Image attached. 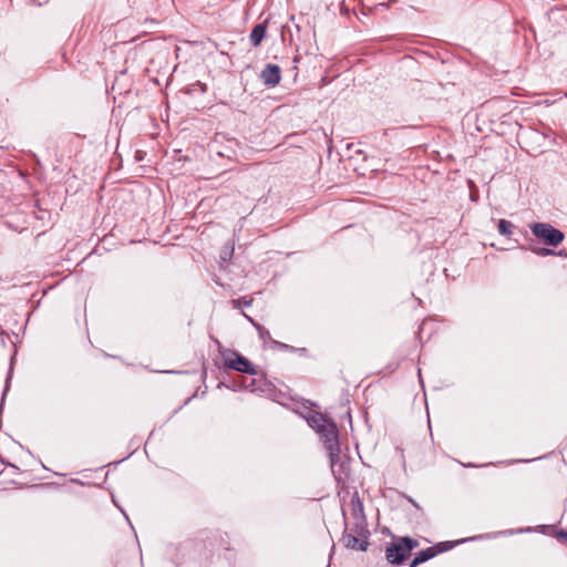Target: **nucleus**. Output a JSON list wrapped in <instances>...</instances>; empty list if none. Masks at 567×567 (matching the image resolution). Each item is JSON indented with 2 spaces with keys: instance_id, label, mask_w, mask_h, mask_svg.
I'll return each instance as SVG.
<instances>
[{
  "instance_id": "obj_16",
  "label": "nucleus",
  "mask_w": 567,
  "mask_h": 567,
  "mask_svg": "<svg viewBox=\"0 0 567 567\" xmlns=\"http://www.w3.org/2000/svg\"><path fill=\"white\" fill-rule=\"evenodd\" d=\"M558 255H559V256H567V254H565V252H564V250H560V251L558 252Z\"/></svg>"
},
{
  "instance_id": "obj_13",
  "label": "nucleus",
  "mask_w": 567,
  "mask_h": 567,
  "mask_svg": "<svg viewBox=\"0 0 567 567\" xmlns=\"http://www.w3.org/2000/svg\"><path fill=\"white\" fill-rule=\"evenodd\" d=\"M535 252L538 255V256H549V255H554L555 251L553 249H549V248H538L535 250Z\"/></svg>"
},
{
  "instance_id": "obj_12",
  "label": "nucleus",
  "mask_w": 567,
  "mask_h": 567,
  "mask_svg": "<svg viewBox=\"0 0 567 567\" xmlns=\"http://www.w3.org/2000/svg\"><path fill=\"white\" fill-rule=\"evenodd\" d=\"M352 505H353V512H354L355 517L358 515H360V517H364L363 516V504L357 494L352 497Z\"/></svg>"
},
{
  "instance_id": "obj_1",
  "label": "nucleus",
  "mask_w": 567,
  "mask_h": 567,
  "mask_svg": "<svg viewBox=\"0 0 567 567\" xmlns=\"http://www.w3.org/2000/svg\"><path fill=\"white\" fill-rule=\"evenodd\" d=\"M307 422L321 436L326 449L329 451L331 466L333 467L340 457L337 425L316 411L308 415Z\"/></svg>"
},
{
  "instance_id": "obj_15",
  "label": "nucleus",
  "mask_w": 567,
  "mask_h": 567,
  "mask_svg": "<svg viewBox=\"0 0 567 567\" xmlns=\"http://www.w3.org/2000/svg\"><path fill=\"white\" fill-rule=\"evenodd\" d=\"M254 383H255V381H254V380H251V381H250V383L246 385V388H250V386H252V385H254Z\"/></svg>"
},
{
  "instance_id": "obj_4",
  "label": "nucleus",
  "mask_w": 567,
  "mask_h": 567,
  "mask_svg": "<svg viewBox=\"0 0 567 567\" xmlns=\"http://www.w3.org/2000/svg\"><path fill=\"white\" fill-rule=\"evenodd\" d=\"M224 364L228 369L248 373L250 375H255L257 373L256 367L247 358L240 355L236 351H228L224 354Z\"/></svg>"
},
{
  "instance_id": "obj_11",
  "label": "nucleus",
  "mask_w": 567,
  "mask_h": 567,
  "mask_svg": "<svg viewBox=\"0 0 567 567\" xmlns=\"http://www.w3.org/2000/svg\"><path fill=\"white\" fill-rule=\"evenodd\" d=\"M514 225L506 220V219H499L498 221V231L501 235L511 237L513 234Z\"/></svg>"
},
{
  "instance_id": "obj_14",
  "label": "nucleus",
  "mask_w": 567,
  "mask_h": 567,
  "mask_svg": "<svg viewBox=\"0 0 567 567\" xmlns=\"http://www.w3.org/2000/svg\"><path fill=\"white\" fill-rule=\"evenodd\" d=\"M558 537L563 538L567 543V532L559 530L557 534Z\"/></svg>"
},
{
  "instance_id": "obj_17",
  "label": "nucleus",
  "mask_w": 567,
  "mask_h": 567,
  "mask_svg": "<svg viewBox=\"0 0 567 567\" xmlns=\"http://www.w3.org/2000/svg\"><path fill=\"white\" fill-rule=\"evenodd\" d=\"M244 305L249 306L250 302L249 301H244Z\"/></svg>"
},
{
  "instance_id": "obj_8",
  "label": "nucleus",
  "mask_w": 567,
  "mask_h": 567,
  "mask_svg": "<svg viewBox=\"0 0 567 567\" xmlns=\"http://www.w3.org/2000/svg\"><path fill=\"white\" fill-rule=\"evenodd\" d=\"M267 28L264 23L256 24L250 33V43L252 47H258L266 35Z\"/></svg>"
},
{
  "instance_id": "obj_2",
  "label": "nucleus",
  "mask_w": 567,
  "mask_h": 567,
  "mask_svg": "<svg viewBox=\"0 0 567 567\" xmlns=\"http://www.w3.org/2000/svg\"><path fill=\"white\" fill-rule=\"evenodd\" d=\"M417 546L419 542L416 539L409 536L401 537L386 546L385 558L391 565H402Z\"/></svg>"
},
{
  "instance_id": "obj_3",
  "label": "nucleus",
  "mask_w": 567,
  "mask_h": 567,
  "mask_svg": "<svg viewBox=\"0 0 567 567\" xmlns=\"http://www.w3.org/2000/svg\"><path fill=\"white\" fill-rule=\"evenodd\" d=\"M532 234L547 246L556 247L565 238L561 230L548 223H534L530 225Z\"/></svg>"
},
{
  "instance_id": "obj_7",
  "label": "nucleus",
  "mask_w": 567,
  "mask_h": 567,
  "mask_svg": "<svg viewBox=\"0 0 567 567\" xmlns=\"http://www.w3.org/2000/svg\"><path fill=\"white\" fill-rule=\"evenodd\" d=\"M342 542L347 548L358 549L361 551H365L369 546L368 538L360 537L358 535H354L353 533H348V528L343 533Z\"/></svg>"
},
{
  "instance_id": "obj_5",
  "label": "nucleus",
  "mask_w": 567,
  "mask_h": 567,
  "mask_svg": "<svg viewBox=\"0 0 567 567\" xmlns=\"http://www.w3.org/2000/svg\"><path fill=\"white\" fill-rule=\"evenodd\" d=\"M452 548V545H447V543H439L433 547H427L425 549L420 550L413 560L410 564V567H416L420 564L427 561L429 559L435 557L439 553H442L446 549Z\"/></svg>"
},
{
  "instance_id": "obj_6",
  "label": "nucleus",
  "mask_w": 567,
  "mask_h": 567,
  "mask_svg": "<svg viewBox=\"0 0 567 567\" xmlns=\"http://www.w3.org/2000/svg\"><path fill=\"white\" fill-rule=\"evenodd\" d=\"M260 79L266 86L274 87L281 80V70L277 64H267L260 73Z\"/></svg>"
},
{
  "instance_id": "obj_9",
  "label": "nucleus",
  "mask_w": 567,
  "mask_h": 567,
  "mask_svg": "<svg viewBox=\"0 0 567 567\" xmlns=\"http://www.w3.org/2000/svg\"><path fill=\"white\" fill-rule=\"evenodd\" d=\"M247 318L254 324V327L257 329L259 338L264 342H268L269 341V342H272L277 347H286V344H281L280 342L272 340V338L270 336V332L265 327H262L261 324H259L258 322L252 320L250 317H247Z\"/></svg>"
},
{
  "instance_id": "obj_10",
  "label": "nucleus",
  "mask_w": 567,
  "mask_h": 567,
  "mask_svg": "<svg viewBox=\"0 0 567 567\" xmlns=\"http://www.w3.org/2000/svg\"><path fill=\"white\" fill-rule=\"evenodd\" d=\"M348 533H353L354 535H358L360 537L369 538L370 532L367 528V523L364 517H357V522L348 529Z\"/></svg>"
},
{
  "instance_id": "obj_18",
  "label": "nucleus",
  "mask_w": 567,
  "mask_h": 567,
  "mask_svg": "<svg viewBox=\"0 0 567 567\" xmlns=\"http://www.w3.org/2000/svg\"><path fill=\"white\" fill-rule=\"evenodd\" d=\"M327 567H330L329 565Z\"/></svg>"
}]
</instances>
